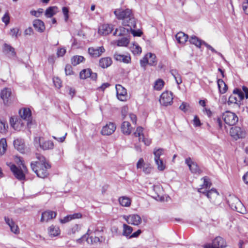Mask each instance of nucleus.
I'll list each match as a JSON object with an SVG mask.
<instances>
[{"instance_id": "16", "label": "nucleus", "mask_w": 248, "mask_h": 248, "mask_svg": "<svg viewBox=\"0 0 248 248\" xmlns=\"http://www.w3.org/2000/svg\"><path fill=\"white\" fill-rule=\"evenodd\" d=\"M79 76L81 79H86L90 78L93 80H95L97 78V74L95 73H93L91 69L88 68L82 70L79 74Z\"/></svg>"}, {"instance_id": "63", "label": "nucleus", "mask_w": 248, "mask_h": 248, "mask_svg": "<svg viewBox=\"0 0 248 248\" xmlns=\"http://www.w3.org/2000/svg\"><path fill=\"white\" fill-rule=\"evenodd\" d=\"M71 220H72L71 217L70 216V215H67V216L63 218L60 219V222L62 224H64V223H66Z\"/></svg>"}, {"instance_id": "1", "label": "nucleus", "mask_w": 248, "mask_h": 248, "mask_svg": "<svg viewBox=\"0 0 248 248\" xmlns=\"http://www.w3.org/2000/svg\"><path fill=\"white\" fill-rule=\"evenodd\" d=\"M36 157L38 161L31 163V168L38 177L44 178L48 175V170L50 168V165L42 155L36 154Z\"/></svg>"}, {"instance_id": "5", "label": "nucleus", "mask_w": 248, "mask_h": 248, "mask_svg": "<svg viewBox=\"0 0 248 248\" xmlns=\"http://www.w3.org/2000/svg\"><path fill=\"white\" fill-rule=\"evenodd\" d=\"M19 160L22 165V167H20V169L11 163L7 162L6 164L10 167L15 177L19 180H22L25 179V176L24 173L27 170L26 167L23 164L20 159H19Z\"/></svg>"}, {"instance_id": "11", "label": "nucleus", "mask_w": 248, "mask_h": 248, "mask_svg": "<svg viewBox=\"0 0 248 248\" xmlns=\"http://www.w3.org/2000/svg\"><path fill=\"white\" fill-rule=\"evenodd\" d=\"M230 135L235 140L243 138L246 136V133L241 127L238 126L232 127L230 131Z\"/></svg>"}, {"instance_id": "24", "label": "nucleus", "mask_w": 248, "mask_h": 248, "mask_svg": "<svg viewBox=\"0 0 248 248\" xmlns=\"http://www.w3.org/2000/svg\"><path fill=\"white\" fill-rule=\"evenodd\" d=\"M242 89L243 92L238 89H235L234 90V92L236 93V95L240 101L244 98V93L243 92H244L245 94L246 98L247 99L248 98V88L245 86H243Z\"/></svg>"}, {"instance_id": "64", "label": "nucleus", "mask_w": 248, "mask_h": 248, "mask_svg": "<svg viewBox=\"0 0 248 248\" xmlns=\"http://www.w3.org/2000/svg\"><path fill=\"white\" fill-rule=\"evenodd\" d=\"M2 21L6 24L7 25L10 21V16L8 13H5L2 18Z\"/></svg>"}, {"instance_id": "39", "label": "nucleus", "mask_w": 248, "mask_h": 248, "mask_svg": "<svg viewBox=\"0 0 248 248\" xmlns=\"http://www.w3.org/2000/svg\"><path fill=\"white\" fill-rule=\"evenodd\" d=\"M189 42L191 44L195 45L198 47H200L201 45H203V42L195 36H192L189 39Z\"/></svg>"}, {"instance_id": "57", "label": "nucleus", "mask_w": 248, "mask_h": 248, "mask_svg": "<svg viewBox=\"0 0 248 248\" xmlns=\"http://www.w3.org/2000/svg\"><path fill=\"white\" fill-rule=\"evenodd\" d=\"M128 112V108L127 106H124L121 108V114L123 119H124Z\"/></svg>"}, {"instance_id": "37", "label": "nucleus", "mask_w": 248, "mask_h": 248, "mask_svg": "<svg viewBox=\"0 0 248 248\" xmlns=\"http://www.w3.org/2000/svg\"><path fill=\"white\" fill-rule=\"evenodd\" d=\"M217 86L219 92L223 94L226 92L228 87L222 79H219L217 80Z\"/></svg>"}, {"instance_id": "6", "label": "nucleus", "mask_w": 248, "mask_h": 248, "mask_svg": "<svg viewBox=\"0 0 248 248\" xmlns=\"http://www.w3.org/2000/svg\"><path fill=\"white\" fill-rule=\"evenodd\" d=\"M228 202L232 210L240 213H243L245 211V208L243 204L237 197L234 196H230Z\"/></svg>"}, {"instance_id": "3", "label": "nucleus", "mask_w": 248, "mask_h": 248, "mask_svg": "<svg viewBox=\"0 0 248 248\" xmlns=\"http://www.w3.org/2000/svg\"><path fill=\"white\" fill-rule=\"evenodd\" d=\"M100 232L95 230L93 232L91 230V227L89 228L87 233L83 235L81 238L77 240L78 243H80L83 240L86 239V241L89 244H93L98 242H101L104 238L101 236L99 237L98 233Z\"/></svg>"}, {"instance_id": "29", "label": "nucleus", "mask_w": 248, "mask_h": 248, "mask_svg": "<svg viewBox=\"0 0 248 248\" xmlns=\"http://www.w3.org/2000/svg\"><path fill=\"white\" fill-rule=\"evenodd\" d=\"M127 27L125 28L124 27H120L116 29L113 34L118 36L126 35L130 32V27Z\"/></svg>"}, {"instance_id": "34", "label": "nucleus", "mask_w": 248, "mask_h": 248, "mask_svg": "<svg viewBox=\"0 0 248 248\" xmlns=\"http://www.w3.org/2000/svg\"><path fill=\"white\" fill-rule=\"evenodd\" d=\"M132 231L133 228L132 227L127 225L126 224H123L122 232V234L123 236L129 238V236L132 234L131 233Z\"/></svg>"}, {"instance_id": "27", "label": "nucleus", "mask_w": 248, "mask_h": 248, "mask_svg": "<svg viewBox=\"0 0 248 248\" xmlns=\"http://www.w3.org/2000/svg\"><path fill=\"white\" fill-rule=\"evenodd\" d=\"M58 12V8L57 6H50L48 7L45 12V15L47 18H51Z\"/></svg>"}, {"instance_id": "44", "label": "nucleus", "mask_w": 248, "mask_h": 248, "mask_svg": "<svg viewBox=\"0 0 248 248\" xmlns=\"http://www.w3.org/2000/svg\"><path fill=\"white\" fill-rule=\"evenodd\" d=\"M10 122L11 126L16 130H20V127L22 126V124H21L20 126H19V124H20V121H15L14 118L11 117L10 119Z\"/></svg>"}, {"instance_id": "59", "label": "nucleus", "mask_w": 248, "mask_h": 248, "mask_svg": "<svg viewBox=\"0 0 248 248\" xmlns=\"http://www.w3.org/2000/svg\"><path fill=\"white\" fill-rule=\"evenodd\" d=\"M65 72L66 75H71L73 74L72 67L69 65L67 64L65 67Z\"/></svg>"}, {"instance_id": "12", "label": "nucleus", "mask_w": 248, "mask_h": 248, "mask_svg": "<svg viewBox=\"0 0 248 248\" xmlns=\"http://www.w3.org/2000/svg\"><path fill=\"white\" fill-rule=\"evenodd\" d=\"M57 213L51 210H46L42 213L40 221L41 222H48L51 220L56 218Z\"/></svg>"}, {"instance_id": "8", "label": "nucleus", "mask_w": 248, "mask_h": 248, "mask_svg": "<svg viewBox=\"0 0 248 248\" xmlns=\"http://www.w3.org/2000/svg\"><path fill=\"white\" fill-rule=\"evenodd\" d=\"M160 103L164 106L171 105L173 102L172 93L171 92L165 91L160 95Z\"/></svg>"}, {"instance_id": "54", "label": "nucleus", "mask_w": 248, "mask_h": 248, "mask_svg": "<svg viewBox=\"0 0 248 248\" xmlns=\"http://www.w3.org/2000/svg\"><path fill=\"white\" fill-rule=\"evenodd\" d=\"M4 219L6 224H7L10 228L15 223L14 220L8 217L5 216Z\"/></svg>"}, {"instance_id": "33", "label": "nucleus", "mask_w": 248, "mask_h": 248, "mask_svg": "<svg viewBox=\"0 0 248 248\" xmlns=\"http://www.w3.org/2000/svg\"><path fill=\"white\" fill-rule=\"evenodd\" d=\"M112 63L111 59L109 57H105L101 58L99 61V65L103 68H107Z\"/></svg>"}, {"instance_id": "55", "label": "nucleus", "mask_w": 248, "mask_h": 248, "mask_svg": "<svg viewBox=\"0 0 248 248\" xmlns=\"http://www.w3.org/2000/svg\"><path fill=\"white\" fill-rule=\"evenodd\" d=\"M152 168L149 164H146L143 168V171L146 174H149L152 171Z\"/></svg>"}, {"instance_id": "48", "label": "nucleus", "mask_w": 248, "mask_h": 248, "mask_svg": "<svg viewBox=\"0 0 248 248\" xmlns=\"http://www.w3.org/2000/svg\"><path fill=\"white\" fill-rule=\"evenodd\" d=\"M164 82L161 79H158L155 83L154 89L156 90H160L163 87Z\"/></svg>"}, {"instance_id": "35", "label": "nucleus", "mask_w": 248, "mask_h": 248, "mask_svg": "<svg viewBox=\"0 0 248 248\" xmlns=\"http://www.w3.org/2000/svg\"><path fill=\"white\" fill-rule=\"evenodd\" d=\"M3 51L9 57H15L16 56L15 49L11 46L6 44H4V45Z\"/></svg>"}, {"instance_id": "31", "label": "nucleus", "mask_w": 248, "mask_h": 248, "mask_svg": "<svg viewBox=\"0 0 248 248\" xmlns=\"http://www.w3.org/2000/svg\"><path fill=\"white\" fill-rule=\"evenodd\" d=\"M175 38L178 43L183 45L187 41L188 35L183 32H179L176 34Z\"/></svg>"}, {"instance_id": "45", "label": "nucleus", "mask_w": 248, "mask_h": 248, "mask_svg": "<svg viewBox=\"0 0 248 248\" xmlns=\"http://www.w3.org/2000/svg\"><path fill=\"white\" fill-rule=\"evenodd\" d=\"M155 164L157 166V169L160 171L164 170L166 168V164L163 162L162 159L159 160H155Z\"/></svg>"}, {"instance_id": "20", "label": "nucleus", "mask_w": 248, "mask_h": 248, "mask_svg": "<svg viewBox=\"0 0 248 248\" xmlns=\"http://www.w3.org/2000/svg\"><path fill=\"white\" fill-rule=\"evenodd\" d=\"M47 233L49 237H54L59 236L61 233V230L59 226L52 224L47 228Z\"/></svg>"}, {"instance_id": "47", "label": "nucleus", "mask_w": 248, "mask_h": 248, "mask_svg": "<svg viewBox=\"0 0 248 248\" xmlns=\"http://www.w3.org/2000/svg\"><path fill=\"white\" fill-rule=\"evenodd\" d=\"M146 56L148 58V64L154 65L156 63V56L155 54L149 53Z\"/></svg>"}, {"instance_id": "50", "label": "nucleus", "mask_w": 248, "mask_h": 248, "mask_svg": "<svg viewBox=\"0 0 248 248\" xmlns=\"http://www.w3.org/2000/svg\"><path fill=\"white\" fill-rule=\"evenodd\" d=\"M8 126L5 121H0V133L2 134L5 133L7 131Z\"/></svg>"}, {"instance_id": "30", "label": "nucleus", "mask_w": 248, "mask_h": 248, "mask_svg": "<svg viewBox=\"0 0 248 248\" xmlns=\"http://www.w3.org/2000/svg\"><path fill=\"white\" fill-rule=\"evenodd\" d=\"M114 58L116 61L122 62L126 63L130 62L131 60V58L129 56L121 55L118 53H115L114 55Z\"/></svg>"}, {"instance_id": "58", "label": "nucleus", "mask_w": 248, "mask_h": 248, "mask_svg": "<svg viewBox=\"0 0 248 248\" xmlns=\"http://www.w3.org/2000/svg\"><path fill=\"white\" fill-rule=\"evenodd\" d=\"M132 51L134 54H140L141 52V48L138 45L134 46L132 49Z\"/></svg>"}, {"instance_id": "42", "label": "nucleus", "mask_w": 248, "mask_h": 248, "mask_svg": "<svg viewBox=\"0 0 248 248\" xmlns=\"http://www.w3.org/2000/svg\"><path fill=\"white\" fill-rule=\"evenodd\" d=\"M240 101L238 99V97L235 93L234 91H233V93L229 98L228 103L229 105L231 104H238Z\"/></svg>"}, {"instance_id": "56", "label": "nucleus", "mask_w": 248, "mask_h": 248, "mask_svg": "<svg viewBox=\"0 0 248 248\" xmlns=\"http://www.w3.org/2000/svg\"><path fill=\"white\" fill-rule=\"evenodd\" d=\"M10 228L11 231L15 234H19L20 232L19 228L18 226L16 224V223Z\"/></svg>"}, {"instance_id": "53", "label": "nucleus", "mask_w": 248, "mask_h": 248, "mask_svg": "<svg viewBox=\"0 0 248 248\" xmlns=\"http://www.w3.org/2000/svg\"><path fill=\"white\" fill-rule=\"evenodd\" d=\"M53 83L56 87L59 89L62 86V82L61 79L58 77H55L53 78Z\"/></svg>"}, {"instance_id": "41", "label": "nucleus", "mask_w": 248, "mask_h": 248, "mask_svg": "<svg viewBox=\"0 0 248 248\" xmlns=\"http://www.w3.org/2000/svg\"><path fill=\"white\" fill-rule=\"evenodd\" d=\"M154 155V160H159L161 159L160 156L164 153V150L162 148L155 149L153 152Z\"/></svg>"}, {"instance_id": "52", "label": "nucleus", "mask_w": 248, "mask_h": 248, "mask_svg": "<svg viewBox=\"0 0 248 248\" xmlns=\"http://www.w3.org/2000/svg\"><path fill=\"white\" fill-rule=\"evenodd\" d=\"M44 10L42 8H39L37 11H31V15L35 16V17H40L41 15L43 13Z\"/></svg>"}, {"instance_id": "21", "label": "nucleus", "mask_w": 248, "mask_h": 248, "mask_svg": "<svg viewBox=\"0 0 248 248\" xmlns=\"http://www.w3.org/2000/svg\"><path fill=\"white\" fill-rule=\"evenodd\" d=\"M186 163L189 167L190 170L194 173H200V170L197 163L192 161L191 158L188 157L185 160Z\"/></svg>"}, {"instance_id": "9", "label": "nucleus", "mask_w": 248, "mask_h": 248, "mask_svg": "<svg viewBox=\"0 0 248 248\" xmlns=\"http://www.w3.org/2000/svg\"><path fill=\"white\" fill-rule=\"evenodd\" d=\"M123 217L128 224L134 226H138L142 222L141 217L137 214H131L129 216L124 215Z\"/></svg>"}, {"instance_id": "26", "label": "nucleus", "mask_w": 248, "mask_h": 248, "mask_svg": "<svg viewBox=\"0 0 248 248\" xmlns=\"http://www.w3.org/2000/svg\"><path fill=\"white\" fill-rule=\"evenodd\" d=\"M14 145L17 150L21 153H23L25 150V144L21 139H17L14 141Z\"/></svg>"}, {"instance_id": "4", "label": "nucleus", "mask_w": 248, "mask_h": 248, "mask_svg": "<svg viewBox=\"0 0 248 248\" xmlns=\"http://www.w3.org/2000/svg\"><path fill=\"white\" fill-rule=\"evenodd\" d=\"M203 187H200L198 189V191L204 194L214 204L217 205L220 204L221 197L216 189L212 188L207 191H203Z\"/></svg>"}, {"instance_id": "32", "label": "nucleus", "mask_w": 248, "mask_h": 248, "mask_svg": "<svg viewBox=\"0 0 248 248\" xmlns=\"http://www.w3.org/2000/svg\"><path fill=\"white\" fill-rule=\"evenodd\" d=\"M212 244L217 248H223L226 247V243L221 237H217L214 239Z\"/></svg>"}, {"instance_id": "38", "label": "nucleus", "mask_w": 248, "mask_h": 248, "mask_svg": "<svg viewBox=\"0 0 248 248\" xmlns=\"http://www.w3.org/2000/svg\"><path fill=\"white\" fill-rule=\"evenodd\" d=\"M81 229V225L75 224L69 229L67 234L68 235H74L78 232Z\"/></svg>"}, {"instance_id": "60", "label": "nucleus", "mask_w": 248, "mask_h": 248, "mask_svg": "<svg viewBox=\"0 0 248 248\" xmlns=\"http://www.w3.org/2000/svg\"><path fill=\"white\" fill-rule=\"evenodd\" d=\"M134 28H132L131 30L130 29V31L131 32L133 36H140L142 33V31L140 30H134Z\"/></svg>"}, {"instance_id": "13", "label": "nucleus", "mask_w": 248, "mask_h": 248, "mask_svg": "<svg viewBox=\"0 0 248 248\" xmlns=\"http://www.w3.org/2000/svg\"><path fill=\"white\" fill-rule=\"evenodd\" d=\"M105 51V49L103 46L91 47L88 48L89 54L93 58L99 57Z\"/></svg>"}, {"instance_id": "62", "label": "nucleus", "mask_w": 248, "mask_h": 248, "mask_svg": "<svg viewBox=\"0 0 248 248\" xmlns=\"http://www.w3.org/2000/svg\"><path fill=\"white\" fill-rule=\"evenodd\" d=\"M145 165L146 164L144 163L143 159L140 158L137 163V169L143 168Z\"/></svg>"}, {"instance_id": "17", "label": "nucleus", "mask_w": 248, "mask_h": 248, "mask_svg": "<svg viewBox=\"0 0 248 248\" xmlns=\"http://www.w3.org/2000/svg\"><path fill=\"white\" fill-rule=\"evenodd\" d=\"M19 114L20 117L24 120H26L27 124L29 125L31 124V112L29 108H23L19 110Z\"/></svg>"}, {"instance_id": "51", "label": "nucleus", "mask_w": 248, "mask_h": 248, "mask_svg": "<svg viewBox=\"0 0 248 248\" xmlns=\"http://www.w3.org/2000/svg\"><path fill=\"white\" fill-rule=\"evenodd\" d=\"M190 108L189 105L186 102H183L179 107V108L184 112H187Z\"/></svg>"}, {"instance_id": "61", "label": "nucleus", "mask_w": 248, "mask_h": 248, "mask_svg": "<svg viewBox=\"0 0 248 248\" xmlns=\"http://www.w3.org/2000/svg\"><path fill=\"white\" fill-rule=\"evenodd\" d=\"M242 8L247 15H248V0H245L242 3Z\"/></svg>"}, {"instance_id": "40", "label": "nucleus", "mask_w": 248, "mask_h": 248, "mask_svg": "<svg viewBox=\"0 0 248 248\" xmlns=\"http://www.w3.org/2000/svg\"><path fill=\"white\" fill-rule=\"evenodd\" d=\"M7 144L6 140L4 138L0 140V155H3L7 150Z\"/></svg>"}, {"instance_id": "43", "label": "nucleus", "mask_w": 248, "mask_h": 248, "mask_svg": "<svg viewBox=\"0 0 248 248\" xmlns=\"http://www.w3.org/2000/svg\"><path fill=\"white\" fill-rule=\"evenodd\" d=\"M84 60V58L83 57L81 56H74L71 59V63L73 65L76 66L82 62Z\"/></svg>"}, {"instance_id": "22", "label": "nucleus", "mask_w": 248, "mask_h": 248, "mask_svg": "<svg viewBox=\"0 0 248 248\" xmlns=\"http://www.w3.org/2000/svg\"><path fill=\"white\" fill-rule=\"evenodd\" d=\"M153 190L155 192V195L154 198L157 201H162L163 200V188L160 185H155L153 186Z\"/></svg>"}, {"instance_id": "23", "label": "nucleus", "mask_w": 248, "mask_h": 248, "mask_svg": "<svg viewBox=\"0 0 248 248\" xmlns=\"http://www.w3.org/2000/svg\"><path fill=\"white\" fill-rule=\"evenodd\" d=\"M112 31V27L111 25L105 24L99 27L98 32L100 34L106 35L110 33Z\"/></svg>"}, {"instance_id": "49", "label": "nucleus", "mask_w": 248, "mask_h": 248, "mask_svg": "<svg viewBox=\"0 0 248 248\" xmlns=\"http://www.w3.org/2000/svg\"><path fill=\"white\" fill-rule=\"evenodd\" d=\"M129 43V39L126 37H124L117 41V46H127Z\"/></svg>"}, {"instance_id": "19", "label": "nucleus", "mask_w": 248, "mask_h": 248, "mask_svg": "<svg viewBox=\"0 0 248 248\" xmlns=\"http://www.w3.org/2000/svg\"><path fill=\"white\" fill-rule=\"evenodd\" d=\"M35 140L36 142L39 143L40 147L44 150H51L54 147L53 142L51 140H47L41 143L40 138H35Z\"/></svg>"}, {"instance_id": "14", "label": "nucleus", "mask_w": 248, "mask_h": 248, "mask_svg": "<svg viewBox=\"0 0 248 248\" xmlns=\"http://www.w3.org/2000/svg\"><path fill=\"white\" fill-rule=\"evenodd\" d=\"M143 128L142 127H138L136 131L134 133V135L135 137L139 138V140L140 141L141 140L145 145H149L151 143V140L144 138L143 134Z\"/></svg>"}, {"instance_id": "7", "label": "nucleus", "mask_w": 248, "mask_h": 248, "mask_svg": "<svg viewBox=\"0 0 248 248\" xmlns=\"http://www.w3.org/2000/svg\"><path fill=\"white\" fill-rule=\"evenodd\" d=\"M224 122L229 125H234L238 121L236 114L230 111H226L223 114Z\"/></svg>"}, {"instance_id": "2", "label": "nucleus", "mask_w": 248, "mask_h": 248, "mask_svg": "<svg viewBox=\"0 0 248 248\" xmlns=\"http://www.w3.org/2000/svg\"><path fill=\"white\" fill-rule=\"evenodd\" d=\"M114 14L118 19L122 20L123 26L130 27L131 30L136 28V21L131 10L119 8L114 11Z\"/></svg>"}, {"instance_id": "15", "label": "nucleus", "mask_w": 248, "mask_h": 248, "mask_svg": "<svg viewBox=\"0 0 248 248\" xmlns=\"http://www.w3.org/2000/svg\"><path fill=\"white\" fill-rule=\"evenodd\" d=\"M115 88L118 99L122 101H125L127 97L126 89L120 84L116 85Z\"/></svg>"}, {"instance_id": "28", "label": "nucleus", "mask_w": 248, "mask_h": 248, "mask_svg": "<svg viewBox=\"0 0 248 248\" xmlns=\"http://www.w3.org/2000/svg\"><path fill=\"white\" fill-rule=\"evenodd\" d=\"M132 127L130 124L127 121H124L121 125V131L123 134L128 135L132 131Z\"/></svg>"}, {"instance_id": "10", "label": "nucleus", "mask_w": 248, "mask_h": 248, "mask_svg": "<svg viewBox=\"0 0 248 248\" xmlns=\"http://www.w3.org/2000/svg\"><path fill=\"white\" fill-rule=\"evenodd\" d=\"M0 97L2 99L5 105H10L12 103L11 89L7 88L3 89L0 93Z\"/></svg>"}, {"instance_id": "25", "label": "nucleus", "mask_w": 248, "mask_h": 248, "mask_svg": "<svg viewBox=\"0 0 248 248\" xmlns=\"http://www.w3.org/2000/svg\"><path fill=\"white\" fill-rule=\"evenodd\" d=\"M33 26L35 30L39 32H43L45 30V24L40 19L34 20L33 22Z\"/></svg>"}, {"instance_id": "36", "label": "nucleus", "mask_w": 248, "mask_h": 248, "mask_svg": "<svg viewBox=\"0 0 248 248\" xmlns=\"http://www.w3.org/2000/svg\"><path fill=\"white\" fill-rule=\"evenodd\" d=\"M119 202L122 206L129 207L131 205V201L127 197L122 196L119 198Z\"/></svg>"}, {"instance_id": "18", "label": "nucleus", "mask_w": 248, "mask_h": 248, "mask_svg": "<svg viewBox=\"0 0 248 248\" xmlns=\"http://www.w3.org/2000/svg\"><path fill=\"white\" fill-rule=\"evenodd\" d=\"M116 129V126L113 123H109L103 126L101 130V133L104 135H110L112 134Z\"/></svg>"}, {"instance_id": "46", "label": "nucleus", "mask_w": 248, "mask_h": 248, "mask_svg": "<svg viewBox=\"0 0 248 248\" xmlns=\"http://www.w3.org/2000/svg\"><path fill=\"white\" fill-rule=\"evenodd\" d=\"M203 184L201 185V187H203V191H209L208 190L211 186V183L209 182L208 179L206 177L203 178Z\"/></svg>"}]
</instances>
